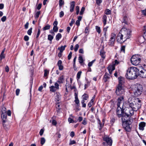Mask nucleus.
Returning <instances> with one entry per match:
<instances>
[{
    "label": "nucleus",
    "mask_w": 146,
    "mask_h": 146,
    "mask_svg": "<svg viewBox=\"0 0 146 146\" xmlns=\"http://www.w3.org/2000/svg\"><path fill=\"white\" fill-rule=\"evenodd\" d=\"M131 31L129 29L123 28L118 34L117 37V41L120 43L126 41L131 36Z\"/></svg>",
    "instance_id": "1"
},
{
    "label": "nucleus",
    "mask_w": 146,
    "mask_h": 146,
    "mask_svg": "<svg viewBox=\"0 0 146 146\" xmlns=\"http://www.w3.org/2000/svg\"><path fill=\"white\" fill-rule=\"evenodd\" d=\"M138 66L132 67L129 68L126 72L125 76L127 78L129 79H134L138 76Z\"/></svg>",
    "instance_id": "2"
},
{
    "label": "nucleus",
    "mask_w": 146,
    "mask_h": 146,
    "mask_svg": "<svg viewBox=\"0 0 146 146\" xmlns=\"http://www.w3.org/2000/svg\"><path fill=\"white\" fill-rule=\"evenodd\" d=\"M134 100V98H129L128 99V104L133 110L135 111L138 110L141 108V104H138Z\"/></svg>",
    "instance_id": "3"
},
{
    "label": "nucleus",
    "mask_w": 146,
    "mask_h": 146,
    "mask_svg": "<svg viewBox=\"0 0 146 146\" xmlns=\"http://www.w3.org/2000/svg\"><path fill=\"white\" fill-rule=\"evenodd\" d=\"M142 86L139 84H137L133 87L132 91L134 95L137 96H140L143 91Z\"/></svg>",
    "instance_id": "4"
},
{
    "label": "nucleus",
    "mask_w": 146,
    "mask_h": 146,
    "mask_svg": "<svg viewBox=\"0 0 146 146\" xmlns=\"http://www.w3.org/2000/svg\"><path fill=\"white\" fill-rule=\"evenodd\" d=\"M138 76L142 78H146V65L144 67L138 66Z\"/></svg>",
    "instance_id": "5"
},
{
    "label": "nucleus",
    "mask_w": 146,
    "mask_h": 146,
    "mask_svg": "<svg viewBox=\"0 0 146 146\" xmlns=\"http://www.w3.org/2000/svg\"><path fill=\"white\" fill-rule=\"evenodd\" d=\"M141 59L138 58V55H133L131 58V63L134 65H137L140 62Z\"/></svg>",
    "instance_id": "6"
},
{
    "label": "nucleus",
    "mask_w": 146,
    "mask_h": 146,
    "mask_svg": "<svg viewBox=\"0 0 146 146\" xmlns=\"http://www.w3.org/2000/svg\"><path fill=\"white\" fill-rule=\"evenodd\" d=\"M123 113L126 114L127 117H129V116L132 115L134 113L133 110L131 107L129 108H127L125 109H123Z\"/></svg>",
    "instance_id": "7"
},
{
    "label": "nucleus",
    "mask_w": 146,
    "mask_h": 146,
    "mask_svg": "<svg viewBox=\"0 0 146 146\" xmlns=\"http://www.w3.org/2000/svg\"><path fill=\"white\" fill-rule=\"evenodd\" d=\"M124 92V90L123 86H118L116 90V94L118 96L123 94Z\"/></svg>",
    "instance_id": "8"
},
{
    "label": "nucleus",
    "mask_w": 146,
    "mask_h": 146,
    "mask_svg": "<svg viewBox=\"0 0 146 146\" xmlns=\"http://www.w3.org/2000/svg\"><path fill=\"white\" fill-rule=\"evenodd\" d=\"M104 141H106V143H103V144L106 145L108 144V145L111 146L112 144V140L111 138L108 137H105L104 138Z\"/></svg>",
    "instance_id": "9"
},
{
    "label": "nucleus",
    "mask_w": 146,
    "mask_h": 146,
    "mask_svg": "<svg viewBox=\"0 0 146 146\" xmlns=\"http://www.w3.org/2000/svg\"><path fill=\"white\" fill-rule=\"evenodd\" d=\"M129 121L127 123H125L122 124L123 127L127 131H129L131 130V128L130 127V125L131 123L130 119L129 120Z\"/></svg>",
    "instance_id": "10"
},
{
    "label": "nucleus",
    "mask_w": 146,
    "mask_h": 146,
    "mask_svg": "<svg viewBox=\"0 0 146 146\" xmlns=\"http://www.w3.org/2000/svg\"><path fill=\"white\" fill-rule=\"evenodd\" d=\"M121 117L122 124L125 123H127V122L129 121V117H127L126 116V114H125L123 113Z\"/></svg>",
    "instance_id": "11"
},
{
    "label": "nucleus",
    "mask_w": 146,
    "mask_h": 146,
    "mask_svg": "<svg viewBox=\"0 0 146 146\" xmlns=\"http://www.w3.org/2000/svg\"><path fill=\"white\" fill-rule=\"evenodd\" d=\"M72 78H70V84L69 83H66V92H68V90H72L73 89V87L71 86V83L72 82Z\"/></svg>",
    "instance_id": "12"
},
{
    "label": "nucleus",
    "mask_w": 146,
    "mask_h": 146,
    "mask_svg": "<svg viewBox=\"0 0 146 146\" xmlns=\"http://www.w3.org/2000/svg\"><path fill=\"white\" fill-rule=\"evenodd\" d=\"M116 35L115 34H112L111 36V37L109 42V44L110 46H112L114 44L115 40V36Z\"/></svg>",
    "instance_id": "13"
},
{
    "label": "nucleus",
    "mask_w": 146,
    "mask_h": 146,
    "mask_svg": "<svg viewBox=\"0 0 146 146\" xmlns=\"http://www.w3.org/2000/svg\"><path fill=\"white\" fill-rule=\"evenodd\" d=\"M119 80L118 86H123L125 82V78L122 77L120 76L118 78Z\"/></svg>",
    "instance_id": "14"
},
{
    "label": "nucleus",
    "mask_w": 146,
    "mask_h": 146,
    "mask_svg": "<svg viewBox=\"0 0 146 146\" xmlns=\"http://www.w3.org/2000/svg\"><path fill=\"white\" fill-rule=\"evenodd\" d=\"M120 109L121 110H118L117 109V115L119 117H121L123 114V109L122 110L121 108H120Z\"/></svg>",
    "instance_id": "15"
},
{
    "label": "nucleus",
    "mask_w": 146,
    "mask_h": 146,
    "mask_svg": "<svg viewBox=\"0 0 146 146\" xmlns=\"http://www.w3.org/2000/svg\"><path fill=\"white\" fill-rule=\"evenodd\" d=\"M1 118L3 119V122L5 123L7 121L6 120L7 117V113H1Z\"/></svg>",
    "instance_id": "16"
},
{
    "label": "nucleus",
    "mask_w": 146,
    "mask_h": 146,
    "mask_svg": "<svg viewBox=\"0 0 146 146\" xmlns=\"http://www.w3.org/2000/svg\"><path fill=\"white\" fill-rule=\"evenodd\" d=\"M145 123L144 122H141L139 125V129L140 130H143L144 129V127L145 126Z\"/></svg>",
    "instance_id": "17"
},
{
    "label": "nucleus",
    "mask_w": 146,
    "mask_h": 146,
    "mask_svg": "<svg viewBox=\"0 0 146 146\" xmlns=\"http://www.w3.org/2000/svg\"><path fill=\"white\" fill-rule=\"evenodd\" d=\"M122 23H124L125 24L128 25L129 23V20L127 17L126 16H124L122 20Z\"/></svg>",
    "instance_id": "18"
},
{
    "label": "nucleus",
    "mask_w": 146,
    "mask_h": 146,
    "mask_svg": "<svg viewBox=\"0 0 146 146\" xmlns=\"http://www.w3.org/2000/svg\"><path fill=\"white\" fill-rule=\"evenodd\" d=\"M62 61L60 60H58L57 63V65L59 67V69L60 70H62L63 68V66L62 65Z\"/></svg>",
    "instance_id": "19"
},
{
    "label": "nucleus",
    "mask_w": 146,
    "mask_h": 146,
    "mask_svg": "<svg viewBox=\"0 0 146 146\" xmlns=\"http://www.w3.org/2000/svg\"><path fill=\"white\" fill-rule=\"evenodd\" d=\"M109 76L110 75L108 73H105V74L104 75V78L103 79V80L104 82H106L107 81L108 79H109Z\"/></svg>",
    "instance_id": "20"
},
{
    "label": "nucleus",
    "mask_w": 146,
    "mask_h": 146,
    "mask_svg": "<svg viewBox=\"0 0 146 146\" xmlns=\"http://www.w3.org/2000/svg\"><path fill=\"white\" fill-rule=\"evenodd\" d=\"M123 99V96H120L118 98V102L117 104V105L118 107L119 106L120 104L121 103V102L122 101V100Z\"/></svg>",
    "instance_id": "21"
},
{
    "label": "nucleus",
    "mask_w": 146,
    "mask_h": 146,
    "mask_svg": "<svg viewBox=\"0 0 146 146\" xmlns=\"http://www.w3.org/2000/svg\"><path fill=\"white\" fill-rule=\"evenodd\" d=\"M64 81V77L63 76H62L59 78L57 82L59 84H61Z\"/></svg>",
    "instance_id": "22"
},
{
    "label": "nucleus",
    "mask_w": 146,
    "mask_h": 146,
    "mask_svg": "<svg viewBox=\"0 0 146 146\" xmlns=\"http://www.w3.org/2000/svg\"><path fill=\"white\" fill-rule=\"evenodd\" d=\"M1 113H7V109L5 107L2 106L1 109Z\"/></svg>",
    "instance_id": "23"
},
{
    "label": "nucleus",
    "mask_w": 146,
    "mask_h": 146,
    "mask_svg": "<svg viewBox=\"0 0 146 146\" xmlns=\"http://www.w3.org/2000/svg\"><path fill=\"white\" fill-rule=\"evenodd\" d=\"M66 46V45H65L64 46H61L60 47H59L58 48V49L60 50V51L62 52L65 50V48Z\"/></svg>",
    "instance_id": "24"
},
{
    "label": "nucleus",
    "mask_w": 146,
    "mask_h": 146,
    "mask_svg": "<svg viewBox=\"0 0 146 146\" xmlns=\"http://www.w3.org/2000/svg\"><path fill=\"white\" fill-rule=\"evenodd\" d=\"M49 88H50V91L52 92H54L57 90L54 86L50 87Z\"/></svg>",
    "instance_id": "25"
},
{
    "label": "nucleus",
    "mask_w": 146,
    "mask_h": 146,
    "mask_svg": "<svg viewBox=\"0 0 146 146\" xmlns=\"http://www.w3.org/2000/svg\"><path fill=\"white\" fill-rule=\"evenodd\" d=\"M50 25L47 24L46 25L42 28V30L43 31H45L46 30H48L50 29Z\"/></svg>",
    "instance_id": "26"
},
{
    "label": "nucleus",
    "mask_w": 146,
    "mask_h": 146,
    "mask_svg": "<svg viewBox=\"0 0 146 146\" xmlns=\"http://www.w3.org/2000/svg\"><path fill=\"white\" fill-rule=\"evenodd\" d=\"M68 120L69 123H72L73 121V116L72 115H70V117L68 119Z\"/></svg>",
    "instance_id": "27"
},
{
    "label": "nucleus",
    "mask_w": 146,
    "mask_h": 146,
    "mask_svg": "<svg viewBox=\"0 0 146 146\" xmlns=\"http://www.w3.org/2000/svg\"><path fill=\"white\" fill-rule=\"evenodd\" d=\"M103 23L104 25H105L107 21V16L106 15H104L103 18Z\"/></svg>",
    "instance_id": "28"
},
{
    "label": "nucleus",
    "mask_w": 146,
    "mask_h": 146,
    "mask_svg": "<svg viewBox=\"0 0 146 146\" xmlns=\"http://www.w3.org/2000/svg\"><path fill=\"white\" fill-rule=\"evenodd\" d=\"M62 36L61 34L60 33H58L56 36V40L58 41L61 38Z\"/></svg>",
    "instance_id": "29"
},
{
    "label": "nucleus",
    "mask_w": 146,
    "mask_h": 146,
    "mask_svg": "<svg viewBox=\"0 0 146 146\" xmlns=\"http://www.w3.org/2000/svg\"><path fill=\"white\" fill-rule=\"evenodd\" d=\"M77 90L75 87L74 86V91L75 92L74 93V96H75V98H78V92L76 91Z\"/></svg>",
    "instance_id": "30"
},
{
    "label": "nucleus",
    "mask_w": 146,
    "mask_h": 146,
    "mask_svg": "<svg viewBox=\"0 0 146 146\" xmlns=\"http://www.w3.org/2000/svg\"><path fill=\"white\" fill-rule=\"evenodd\" d=\"M53 38V36L51 35H48V39L50 41H52Z\"/></svg>",
    "instance_id": "31"
},
{
    "label": "nucleus",
    "mask_w": 146,
    "mask_h": 146,
    "mask_svg": "<svg viewBox=\"0 0 146 146\" xmlns=\"http://www.w3.org/2000/svg\"><path fill=\"white\" fill-rule=\"evenodd\" d=\"M45 142V139L44 137H42L41 138L40 143L42 145H43Z\"/></svg>",
    "instance_id": "32"
},
{
    "label": "nucleus",
    "mask_w": 146,
    "mask_h": 146,
    "mask_svg": "<svg viewBox=\"0 0 146 146\" xmlns=\"http://www.w3.org/2000/svg\"><path fill=\"white\" fill-rule=\"evenodd\" d=\"M40 13V11H38L36 13L35 15V18L36 19H37Z\"/></svg>",
    "instance_id": "33"
},
{
    "label": "nucleus",
    "mask_w": 146,
    "mask_h": 146,
    "mask_svg": "<svg viewBox=\"0 0 146 146\" xmlns=\"http://www.w3.org/2000/svg\"><path fill=\"white\" fill-rule=\"evenodd\" d=\"M83 100H86L88 98V96L87 94H85L83 95L82 96Z\"/></svg>",
    "instance_id": "34"
},
{
    "label": "nucleus",
    "mask_w": 146,
    "mask_h": 146,
    "mask_svg": "<svg viewBox=\"0 0 146 146\" xmlns=\"http://www.w3.org/2000/svg\"><path fill=\"white\" fill-rule=\"evenodd\" d=\"M64 1H59V5L60 8L64 4Z\"/></svg>",
    "instance_id": "35"
},
{
    "label": "nucleus",
    "mask_w": 146,
    "mask_h": 146,
    "mask_svg": "<svg viewBox=\"0 0 146 146\" xmlns=\"http://www.w3.org/2000/svg\"><path fill=\"white\" fill-rule=\"evenodd\" d=\"M100 55L101 56V57L103 58H105V53L103 51H101L100 52Z\"/></svg>",
    "instance_id": "36"
},
{
    "label": "nucleus",
    "mask_w": 146,
    "mask_h": 146,
    "mask_svg": "<svg viewBox=\"0 0 146 146\" xmlns=\"http://www.w3.org/2000/svg\"><path fill=\"white\" fill-rule=\"evenodd\" d=\"M96 29L98 33L99 34L100 33L101 31L100 27L98 26H96Z\"/></svg>",
    "instance_id": "37"
},
{
    "label": "nucleus",
    "mask_w": 146,
    "mask_h": 146,
    "mask_svg": "<svg viewBox=\"0 0 146 146\" xmlns=\"http://www.w3.org/2000/svg\"><path fill=\"white\" fill-rule=\"evenodd\" d=\"M32 28L31 27L27 31V34L28 35H30L32 33Z\"/></svg>",
    "instance_id": "38"
},
{
    "label": "nucleus",
    "mask_w": 146,
    "mask_h": 146,
    "mask_svg": "<svg viewBox=\"0 0 146 146\" xmlns=\"http://www.w3.org/2000/svg\"><path fill=\"white\" fill-rule=\"evenodd\" d=\"M5 56L4 54L1 53L0 56V60H1L3 58H5Z\"/></svg>",
    "instance_id": "39"
},
{
    "label": "nucleus",
    "mask_w": 146,
    "mask_h": 146,
    "mask_svg": "<svg viewBox=\"0 0 146 146\" xmlns=\"http://www.w3.org/2000/svg\"><path fill=\"white\" fill-rule=\"evenodd\" d=\"M96 60L94 59V60H92V61L90 62L88 64V66L89 67H90L93 64L94 62Z\"/></svg>",
    "instance_id": "40"
},
{
    "label": "nucleus",
    "mask_w": 146,
    "mask_h": 146,
    "mask_svg": "<svg viewBox=\"0 0 146 146\" xmlns=\"http://www.w3.org/2000/svg\"><path fill=\"white\" fill-rule=\"evenodd\" d=\"M80 104H76V105L75 106L76 109L77 111L80 110Z\"/></svg>",
    "instance_id": "41"
},
{
    "label": "nucleus",
    "mask_w": 146,
    "mask_h": 146,
    "mask_svg": "<svg viewBox=\"0 0 146 146\" xmlns=\"http://www.w3.org/2000/svg\"><path fill=\"white\" fill-rule=\"evenodd\" d=\"M143 31L144 35L146 36V26H144L143 27Z\"/></svg>",
    "instance_id": "42"
},
{
    "label": "nucleus",
    "mask_w": 146,
    "mask_h": 146,
    "mask_svg": "<svg viewBox=\"0 0 146 146\" xmlns=\"http://www.w3.org/2000/svg\"><path fill=\"white\" fill-rule=\"evenodd\" d=\"M85 10L84 7H83L81 9V10L80 12V14L81 15H82L83 14Z\"/></svg>",
    "instance_id": "43"
},
{
    "label": "nucleus",
    "mask_w": 146,
    "mask_h": 146,
    "mask_svg": "<svg viewBox=\"0 0 146 146\" xmlns=\"http://www.w3.org/2000/svg\"><path fill=\"white\" fill-rule=\"evenodd\" d=\"M81 73L82 72L81 71H79L78 73L77 74V77L78 79L80 78Z\"/></svg>",
    "instance_id": "44"
},
{
    "label": "nucleus",
    "mask_w": 146,
    "mask_h": 146,
    "mask_svg": "<svg viewBox=\"0 0 146 146\" xmlns=\"http://www.w3.org/2000/svg\"><path fill=\"white\" fill-rule=\"evenodd\" d=\"M71 7H70V11L71 12H72L73 11V1H72L70 3Z\"/></svg>",
    "instance_id": "45"
},
{
    "label": "nucleus",
    "mask_w": 146,
    "mask_h": 146,
    "mask_svg": "<svg viewBox=\"0 0 146 146\" xmlns=\"http://www.w3.org/2000/svg\"><path fill=\"white\" fill-rule=\"evenodd\" d=\"M75 99L74 100V102L76 104H79V100L78 98H75Z\"/></svg>",
    "instance_id": "46"
},
{
    "label": "nucleus",
    "mask_w": 146,
    "mask_h": 146,
    "mask_svg": "<svg viewBox=\"0 0 146 146\" xmlns=\"http://www.w3.org/2000/svg\"><path fill=\"white\" fill-rule=\"evenodd\" d=\"M49 73V72L46 70H45L44 71V76L46 77L47 76Z\"/></svg>",
    "instance_id": "47"
},
{
    "label": "nucleus",
    "mask_w": 146,
    "mask_h": 146,
    "mask_svg": "<svg viewBox=\"0 0 146 146\" xmlns=\"http://www.w3.org/2000/svg\"><path fill=\"white\" fill-rule=\"evenodd\" d=\"M72 52H70V53L69 54L68 56V59L70 60L72 56Z\"/></svg>",
    "instance_id": "48"
},
{
    "label": "nucleus",
    "mask_w": 146,
    "mask_h": 146,
    "mask_svg": "<svg viewBox=\"0 0 146 146\" xmlns=\"http://www.w3.org/2000/svg\"><path fill=\"white\" fill-rule=\"evenodd\" d=\"M57 82H56L55 84V88L56 89H58L59 88V85L57 83Z\"/></svg>",
    "instance_id": "49"
},
{
    "label": "nucleus",
    "mask_w": 146,
    "mask_h": 146,
    "mask_svg": "<svg viewBox=\"0 0 146 146\" xmlns=\"http://www.w3.org/2000/svg\"><path fill=\"white\" fill-rule=\"evenodd\" d=\"M125 46H121V51L125 52Z\"/></svg>",
    "instance_id": "50"
},
{
    "label": "nucleus",
    "mask_w": 146,
    "mask_h": 146,
    "mask_svg": "<svg viewBox=\"0 0 146 146\" xmlns=\"http://www.w3.org/2000/svg\"><path fill=\"white\" fill-rule=\"evenodd\" d=\"M29 39V37L27 35H25L24 38V40L25 41H27Z\"/></svg>",
    "instance_id": "51"
},
{
    "label": "nucleus",
    "mask_w": 146,
    "mask_h": 146,
    "mask_svg": "<svg viewBox=\"0 0 146 146\" xmlns=\"http://www.w3.org/2000/svg\"><path fill=\"white\" fill-rule=\"evenodd\" d=\"M79 47V45L78 44H77L75 45L74 49V51L75 52L77 50Z\"/></svg>",
    "instance_id": "52"
},
{
    "label": "nucleus",
    "mask_w": 146,
    "mask_h": 146,
    "mask_svg": "<svg viewBox=\"0 0 146 146\" xmlns=\"http://www.w3.org/2000/svg\"><path fill=\"white\" fill-rule=\"evenodd\" d=\"M79 62L80 63H82L83 62V59L82 56H80L79 57Z\"/></svg>",
    "instance_id": "53"
},
{
    "label": "nucleus",
    "mask_w": 146,
    "mask_h": 146,
    "mask_svg": "<svg viewBox=\"0 0 146 146\" xmlns=\"http://www.w3.org/2000/svg\"><path fill=\"white\" fill-rule=\"evenodd\" d=\"M58 28L57 26H54L53 30L54 32H57L58 31Z\"/></svg>",
    "instance_id": "54"
},
{
    "label": "nucleus",
    "mask_w": 146,
    "mask_h": 146,
    "mask_svg": "<svg viewBox=\"0 0 146 146\" xmlns=\"http://www.w3.org/2000/svg\"><path fill=\"white\" fill-rule=\"evenodd\" d=\"M108 69H111L112 71L114 70L115 69V67L113 66H110L108 67Z\"/></svg>",
    "instance_id": "55"
},
{
    "label": "nucleus",
    "mask_w": 146,
    "mask_h": 146,
    "mask_svg": "<svg viewBox=\"0 0 146 146\" xmlns=\"http://www.w3.org/2000/svg\"><path fill=\"white\" fill-rule=\"evenodd\" d=\"M6 19V17L4 16L1 18V20L2 22H4L5 21Z\"/></svg>",
    "instance_id": "56"
},
{
    "label": "nucleus",
    "mask_w": 146,
    "mask_h": 146,
    "mask_svg": "<svg viewBox=\"0 0 146 146\" xmlns=\"http://www.w3.org/2000/svg\"><path fill=\"white\" fill-rule=\"evenodd\" d=\"M136 102H137V103L138 104H141V101L140 100H139L138 99H135L134 100Z\"/></svg>",
    "instance_id": "57"
},
{
    "label": "nucleus",
    "mask_w": 146,
    "mask_h": 146,
    "mask_svg": "<svg viewBox=\"0 0 146 146\" xmlns=\"http://www.w3.org/2000/svg\"><path fill=\"white\" fill-rule=\"evenodd\" d=\"M40 29H38V33L37 34L36 38H38L39 37V35L40 34Z\"/></svg>",
    "instance_id": "58"
},
{
    "label": "nucleus",
    "mask_w": 146,
    "mask_h": 146,
    "mask_svg": "<svg viewBox=\"0 0 146 146\" xmlns=\"http://www.w3.org/2000/svg\"><path fill=\"white\" fill-rule=\"evenodd\" d=\"M142 14L145 16H146V9L141 11Z\"/></svg>",
    "instance_id": "59"
},
{
    "label": "nucleus",
    "mask_w": 146,
    "mask_h": 146,
    "mask_svg": "<svg viewBox=\"0 0 146 146\" xmlns=\"http://www.w3.org/2000/svg\"><path fill=\"white\" fill-rule=\"evenodd\" d=\"M111 13V11L108 9H107L106 10V13H105L107 15Z\"/></svg>",
    "instance_id": "60"
},
{
    "label": "nucleus",
    "mask_w": 146,
    "mask_h": 146,
    "mask_svg": "<svg viewBox=\"0 0 146 146\" xmlns=\"http://www.w3.org/2000/svg\"><path fill=\"white\" fill-rule=\"evenodd\" d=\"M44 130L43 129H40V132H39V134L41 136H42L44 133Z\"/></svg>",
    "instance_id": "61"
},
{
    "label": "nucleus",
    "mask_w": 146,
    "mask_h": 146,
    "mask_svg": "<svg viewBox=\"0 0 146 146\" xmlns=\"http://www.w3.org/2000/svg\"><path fill=\"white\" fill-rule=\"evenodd\" d=\"M20 89H17L16 90V94L17 96H18L20 92Z\"/></svg>",
    "instance_id": "62"
},
{
    "label": "nucleus",
    "mask_w": 146,
    "mask_h": 146,
    "mask_svg": "<svg viewBox=\"0 0 146 146\" xmlns=\"http://www.w3.org/2000/svg\"><path fill=\"white\" fill-rule=\"evenodd\" d=\"M42 3H39L38 4L37 7V8L38 10H40V9L42 6Z\"/></svg>",
    "instance_id": "63"
},
{
    "label": "nucleus",
    "mask_w": 146,
    "mask_h": 146,
    "mask_svg": "<svg viewBox=\"0 0 146 146\" xmlns=\"http://www.w3.org/2000/svg\"><path fill=\"white\" fill-rule=\"evenodd\" d=\"M5 70L6 72H8L9 71V68L7 66H6L5 67Z\"/></svg>",
    "instance_id": "64"
}]
</instances>
